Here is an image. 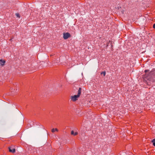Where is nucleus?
<instances>
[{"instance_id":"2","label":"nucleus","mask_w":155,"mask_h":155,"mask_svg":"<svg viewBox=\"0 0 155 155\" xmlns=\"http://www.w3.org/2000/svg\"><path fill=\"white\" fill-rule=\"evenodd\" d=\"M79 97L77 95H74L71 97V99L73 101H75L77 100Z\"/></svg>"},{"instance_id":"5","label":"nucleus","mask_w":155,"mask_h":155,"mask_svg":"<svg viewBox=\"0 0 155 155\" xmlns=\"http://www.w3.org/2000/svg\"><path fill=\"white\" fill-rule=\"evenodd\" d=\"M9 150L10 152L14 153L15 152V149L12 147H9Z\"/></svg>"},{"instance_id":"10","label":"nucleus","mask_w":155,"mask_h":155,"mask_svg":"<svg viewBox=\"0 0 155 155\" xmlns=\"http://www.w3.org/2000/svg\"><path fill=\"white\" fill-rule=\"evenodd\" d=\"M15 15L17 17H18V18L20 17V15L19 14L16 13Z\"/></svg>"},{"instance_id":"4","label":"nucleus","mask_w":155,"mask_h":155,"mask_svg":"<svg viewBox=\"0 0 155 155\" xmlns=\"http://www.w3.org/2000/svg\"><path fill=\"white\" fill-rule=\"evenodd\" d=\"M71 134L72 135L75 136L78 135V133L77 131H74V130H72L71 131Z\"/></svg>"},{"instance_id":"11","label":"nucleus","mask_w":155,"mask_h":155,"mask_svg":"<svg viewBox=\"0 0 155 155\" xmlns=\"http://www.w3.org/2000/svg\"><path fill=\"white\" fill-rule=\"evenodd\" d=\"M101 74H103L104 75V76H105V74H106V73L105 72H102L101 73Z\"/></svg>"},{"instance_id":"8","label":"nucleus","mask_w":155,"mask_h":155,"mask_svg":"<svg viewBox=\"0 0 155 155\" xmlns=\"http://www.w3.org/2000/svg\"><path fill=\"white\" fill-rule=\"evenodd\" d=\"M58 131V130L57 129V128H55V129H52V130H51V131L53 133H54V132H55V131Z\"/></svg>"},{"instance_id":"3","label":"nucleus","mask_w":155,"mask_h":155,"mask_svg":"<svg viewBox=\"0 0 155 155\" xmlns=\"http://www.w3.org/2000/svg\"><path fill=\"white\" fill-rule=\"evenodd\" d=\"M70 36V34L69 33H64L63 38L64 39H66Z\"/></svg>"},{"instance_id":"12","label":"nucleus","mask_w":155,"mask_h":155,"mask_svg":"<svg viewBox=\"0 0 155 155\" xmlns=\"http://www.w3.org/2000/svg\"><path fill=\"white\" fill-rule=\"evenodd\" d=\"M153 28H155V23L153 24Z\"/></svg>"},{"instance_id":"6","label":"nucleus","mask_w":155,"mask_h":155,"mask_svg":"<svg viewBox=\"0 0 155 155\" xmlns=\"http://www.w3.org/2000/svg\"><path fill=\"white\" fill-rule=\"evenodd\" d=\"M5 60H0V64L2 65L3 66L4 65L5 63Z\"/></svg>"},{"instance_id":"1","label":"nucleus","mask_w":155,"mask_h":155,"mask_svg":"<svg viewBox=\"0 0 155 155\" xmlns=\"http://www.w3.org/2000/svg\"><path fill=\"white\" fill-rule=\"evenodd\" d=\"M148 71V70H146L144 71L146 73L145 78L149 81H150V84L149 82L147 81V84H152L153 82H155V69H153L147 75V73Z\"/></svg>"},{"instance_id":"7","label":"nucleus","mask_w":155,"mask_h":155,"mask_svg":"<svg viewBox=\"0 0 155 155\" xmlns=\"http://www.w3.org/2000/svg\"><path fill=\"white\" fill-rule=\"evenodd\" d=\"M81 88L80 87V88H79V90L78 91V94L77 95L79 97H80V96L81 95Z\"/></svg>"},{"instance_id":"9","label":"nucleus","mask_w":155,"mask_h":155,"mask_svg":"<svg viewBox=\"0 0 155 155\" xmlns=\"http://www.w3.org/2000/svg\"><path fill=\"white\" fill-rule=\"evenodd\" d=\"M152 142L153 143V145L155 146V139H154L152 140Z\"/></svg>"}]
</instances>
